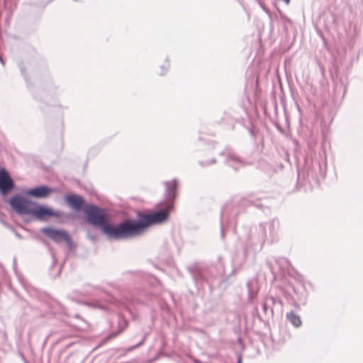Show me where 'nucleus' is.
<instances>
[{"label": "nucleus", "instance_id": "nucleus-9", "mask_svg": "<svg viewBox=\"0 0 363 363\" xmlns=\"http://www.w3.org/2000/svg\"><path fill=\"white\" fill-rule=\"evenodd\" d=\"M168 196L171 200H173L176 196V189L177 183L175 180H172L166 184Z\"/></svg>", "mask_w": 363, "mask_h": 363}, {"label": "nucleus", "instance_id": "nucleus-10", "mask_svg": "<svg viewBox=\"0 0 363 363\" xmlns=\"http://www.w3.org/2000/svg\"><path fill=\"white\" fill-rule=\"evenodd\" d=\"M286 318L296 327H298L301 325V320L299 316L292 311L287 313Z\"/></svg>", "mask_w": 363, "mask_h": 363}, {"label": "nucleus", "instance_id": "nucleus-1", "mask_svg": "<svg viewBox=\"0 0 363 363\" xmlns=\"http://www.w3.org/2000/svg\"><path fill=\"white\" fill-rule=\"evenodd\" d=\"M84 213L89 223L100 228L101 232L111 239L127 238V220L115 226L109 223L108 216L104 209L93 205L86 206Z\"/></svg>", "mask_w": 363, "mask_h": 363}, {"label": "nucleus", "instance_id": "nucleus-12", "mask_svg": "<svg viewBox=\"0 0 363 363\" xmlns=\"http://www.w3.org/2000/svg\"><path fill=\"white\" fill-rule=\"evenodd\" d=\"M167 67H169V62H167Z\"/></svg>", "mask_w": 363, "mask_h": 363}, {"label": "nucleus", "instance_id": "nucleus-7", "mask_svg": "<svg viewBox=\"0 0 363 363\" xmlns=\"http://www.w3.org/2000/svg\"><path fill=\"white\" fill-rule=\"evenodd\" d=\"M55 213L53 211L45 206H39L36 203H35V207L33 208L31 216L38 218V219H43L46 217H50L54 216Z\"/></svg>", "mask_w": 363, "mask_h": 363}, {"label": "nucleus", "instance_id": "nucleus-6", "mask_svg": "<svg viewBox=\"0 0 363 363\" xmlns=\"http://www.w3.org/2000/svg\"><path fill=\"white\" fill-rule=\"evenodd\" d=\"M53 191L54 190L50 187L46 186H40L26 191V194L35 198H45Z\"/></svg>", "mask_w": 363, "mask_h": 363}, {"label": "nucleus", "instance_id": "nucleus-5", "mask_svg": "<svg viewBox=\"0 0 363 363\" xmlns=\"http://www.w3.org/2000/svg\"><path fill=\"white\" fill-rule=\"evenodd\" d=\"M43 232L56 242L67 241L69 239L68 234L62 230L48 228L43 229Z\"/></svg>", "mask_w": 363, "mask_h": 363}, {"label": "nucleus", "instance_id": "nucleus-3", "mask_svg": "<svg viewBox=\"0 0 363 363\" xmlns=\"http://www.w3.org/2000/svg\"><path fill=\"white\" fill-rule=\"evenodd\" d=\"M35 203V202L19 196H13L9 201L12 208L20 215L31 216Z\"/></svg>", "mask_w": 363, "mask_h": 363}, {"label": "nucleus", "instance_id": "nucleus-4", "mask_svg": "<svg viewBox=\"0 0 363 363\" xmlns=\"http://www.w3.org/2000/svg\"><path fill=\"white\" fill-rule=\"evenodd\" d=\"M14 186L13 179L5 169H0V191L3 195L7 194Z\"/></svg>", "mask_w": 363, "mask_h": 363}, {"label": "nucleus", "instance_id": "nucleus-2", "mask_svg": "<svg viewBox=\"0 0 363 363\" xmlns=\"http://www.w3.org/2000/svg\"><path fill=\"white\" fill-rule=\"evenodd\" d=\"M172 201L168 202L164 208L153 213L144 215L140 217V221L127 220L128 226L127 238L140 233L145 228L154 223H160L167 219L170 211L173 208Z\"/></svg>", "mask_w": 363, "mask_h": 363}, {"label": "nucleus", "instance_id": "nucleus-11", "mask_svg": "<svg viewBox=\"0 0 363 363\" xmlns=\"http://www.w3.org/2000/svg\"><path fill=\"white\" fill-rule=\"evenodd\" d=\"M0 62L2 63L3 65L4 64V62L1 56H0Z\"/></svg>", "mask_w": 363, "mask_h": 363}, {"label": "nucleus", "instance_id": "nucleus-8", "mask_svg": "<svg viewBox=\"0 0 363 363\" xmlns=\"http://www.w3.org/2000/svg\"><path fill=\"white\" fill-rule=\"evenodd\" d=\"M65 200L69 206L77 211L81 210L84 204V199L76 194L67 195Z\"/></svg>", "mask_w": 363, "mask_h": 363}]
</instances>
